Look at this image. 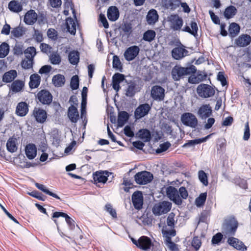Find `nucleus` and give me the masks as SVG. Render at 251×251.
I'll use <instances>...</instances> for the list:
<instances>
[{
  "instance_id": "10",
  "label": "nucleus",
  "mask_w": 251,
  "mask_h": 251,
  "mask_svg": "<svg viewBox=\"0 0 251 251\" xmlns=\"http://www.w3.org/2000/svg\"><path fill=\"white\" fill-rule=\"evenodd\" d=\"M139 51L140 49L137 46H132L128 48L124 54L125 59L128 61L133 60L138 55Z\"/></svg>"
},
{
  "instance_id": "21",
  "label": "nucleus",
  "mask_w": 251,
  "mask_h": 251,
  "mask_svg": "<svg viewBox=\"0 0 251 251\" xmlns=\"http://www.w3.org/2000/svg\"><path fill=\"white\" fill-rule=\"evenodd\" d=\"M60 217L65 218L66 222L68 225L70 229L72 230L74 229L75 227V221L67 214L61 212H55L53 213L52 215L53 218H58Z\"/></svg>"
},
{
  "instance_id": "3",
  "label": "nucleus",
  "mask_w": 251,
  "mask_h": 251,
  "mask_svg": "<svg viewBox=\"0 0 251 251\" xmlns=\"http://www.w3.org/2000/svg\"><path fill=\"white\" fill-rule=\"evenodd\" d=\"M172 203L168 201H163L156 203L152 208V212L155 216L166 214L172 208Z\"/></svg>"
},
{
  "instance_id": "56",
  "label": "nucleus",
  "mask_w": 251,
  "mask_h": 251,
  "mask_svg": "<svg viewBox=\"0 0 251 251\" xmlns=\"http://www.w3.org/2000/svg\"><path fill=\"white\" fill-rule=\"evenodd\" d=\"M113 67L121 71L122 66L119 58L117 55H114L113 57Z\"/></svg>"
},
{
  "instance_id": "8",
  "label": "nucleus",
  "mask_w": 251,
  "mask_h": 251,
  "mask_svg": "<svg viewBox=\"0 0 251 251\" xmlns=\"http://www.w3.org/2000/svg\"><path fill=\"white\" fill-rule=\"evenodd\" d=\"M166 194L170 200L177 205L181 204L182 201L180 198L177 190L173 186H170L166 188Z\"/></svg>"
},
{
  "instance_id": "43",
  "label": "nucleus",
  "mask_w": 251,
  "mask_h": 251,
  "mask_svg": "<svg viewBox=\"0 0 251 251\" xmlns=\"http://www.w3.org/2000/svg\"><path fill=\"white\" fill-rule=\"evenodd\" d=\"M35 186H36V187L38 189L41 190L42 191H43V192L46 193V194H48L50 196H52L53 198H55L58 200H60V198L58 196H57L56 194L50 192L48 189H47L46 188V187L45 185L41 184L36 183L35 184Z\"/></svg>"
},
{
  "instance_id": "44",
  "label": "nucleus",
  "mask_w": 251,
  "mask_h": 251,
  "mask_svg": "<svg viewBox=\"0 0 251 251\" xmlns=\"http://www.w3.org/2000/svg\"><path fill=\"white\" fill-rule=\"evenodd\" d=\"M139 137L144 142H148L151 139V134L150 131L147 129H141L138 133Z\"/></svg>"
},
{
  "instance_id": "25",
  "label": "nucleus",
  "mask_w": 251,
  "mask_h": 251,
  "mask_svg": "<svg viewBox=\"0 0 251 251\" xmlns=\"http://www.w3.org/2000/svg\"><path fill=\"white\" fill-rule=\"evenodd\" d=\"M25 154L29 159H34L37 154V149L34 144H29L25 149Z\"/></svg>"
},
{
  "instance_id": "62",
  "label": "nucleus",
  "mask_w": 251,
  "mask_h": 251,
  "mask_svg": "<svg viewBox=\"0 0 251 251\" xmlns=\"http://www.w3.org/2000/svg\"><path fill=\"white\" fill-rule=\"evenodd\" d=\"M201 241L198 237H195L193 238L192 241V246L196 250L199 249L201 246Z\"/></svg>"
},
{
  "instance_id": "4",
  "label": "nucleus",
  "mask_w": 251,
  "mask_h": 251,
  "mask_svg": "<svg viewBox=\"0 0 251 251\" xmlns=\"http://www.w3.org/2000/svg\"><path fill=\"white\" fill-rule=\"evenodd\" d=\"M181 121L185 126L196 128L198 124V121L195 115L191 113L186 112L181 117Z\"/></svg>"
},
{
  "instance_id": "38",
  "label": "nucleus",
  "mask_w": 251,
  "mask_h": 251,
  "mask_svg": "<svg viewBox=\"0 0 251 251\" xmlns=\"http://www.w3.org/2000/svg\"><path fill=\"white\" fill-rule=\"evenodd\" d=\"M180 3V0H166L165 5L167 9L174 10L178 7Z\"/></svg>"
},
{
  "instance_id": "36",
  "label": "nucleus",
  "mask_w": 251,
  "mask_h": 251,
  "mask_svg": "<svg viewBox=\"0 0 251 251\" xmlns=\"http://www.w3.org/2000/svg\"><path fill=\"white\" fill-rule=\"evenodd\" d=\"M52 81L55 87H61L65 83V77L60 74L56 75L53 76Z\"/></svg>"
},
{
  "instance_id": "37",
  "label": "nucleus",
  "mask_w": 251,
  "mask_h": 251,
  "mask_svg": "<svg viewBox=\"0 0 251 251\" xmlns=\"http://www.w3.org/2000/svg\"><path fill=\"white\" fill-rule=\"evenodd\" d=\"M128 119V114L126 111H121L119 113L118 118V126L122 127Z\"/></svg>"
},
{
  "instance_id": "23",
  "label": "nucleus",
  "mask_w": 251,
  "mask_h": 251,
  "mask_svg": "<svg viewBox=\"0 0 251 251\" xmlns=\"http://www.w3.org/2000/svg\"><path fill=\"white\" fill-rule=\"evenodd\" d=\"M151 246V239L146 236H142L138 240V247L145 251L150 249Z\"/></svg>"
},
{
  "instance_id": "6",
  "label": "nucleus",
  "mask_w": 251,
  "mask_h": 251,
  "mask_svg": "<svg viewBox=\"0 0 251 251\" xmlns=\"http://www.w3.org/2000/svg\"><path fill=\"white\" fill-rule=\"evenodd\" d=\"M199 96L203 98H207L214 95L215 91L210 86L205 84H201L197 89Z\"/></svg>"
},
{
  "instance_id": "63",
  "label": "nucleus",
  "mask_w": 251,
  "mask_h": 251,
  "mask_svg": "<svg viewBox=\"0 0 251 251\" xmlns=\"http://www.w3.org/2000/svg\"><path fill=\"white\" fill-rule=\"evenodd\" d=\"M33 38L37 42H41L43 39V34L41 31L37 29H34Z\"/></svg>"
},
{
  "instance_id": "30",
  "label": "nucleus",
  "mask_w": 251,
  "mask_h": 251,
  "mask_svg": "<svg viewBox=\"0 0 251 251\" xmlns=\"http://www.w3.org/2000/svg\"><path fill=\"white\" fill-rule=\"evenodd\" d=\"M67 30L71 34L75 35L76 32V24L75 20L72 18H68L66 21Z\"/></svg>"
},
{
  "instance_id": "22",
  "label": "nucleus",
  "mask_w": 251,
  "mask_h": 251,
  "mask_svg": "<svg viewBox=\"0 0 251 251\" xmlns=\"http://www.w3.org/2000/svg\"><path fill=\"white\" fill-rule=\"evenodd\" d=\"M28 112V105L25 102H19L16 107V114L20 117L25 116Z\"/></svg>"
},
{
  "instance_id": "34",
  "label": "nucleus",
  "mask_w": 251,
  "mask_h": 251,
  "mask_svg": "<svg viewBox=\"0 0 251 251\" xmlns=\"http://www.w3.org/2000/svg\"><path fill=\"white\" fill-rule=\"evenodd\" d=\"M24 86V82L20 80H16L14 81L11 85L10 87V90H11L13 92L18 93L20 92Z\"/></svg>"
},
{
  "instance_id": "5",
  "label": "nucleus",
  "mask_w": 251,
  "mask_h": 251,
  "mask_svg": "<svg viewBox=\"0 0 251 251\" xmlns=\"http://www.w3.org/2000/svg\"><path fill=\"white\" fill-rule=\"evenodd\" d=\"M134 178L138 184H146L150 182L153 179V175L149 172L142 171L137 173Z\"/></svg>"
},
{
  "instance_id": "24",
  "label": "nucleus",
  "mask_w": 251,
  "mask_h": 251,
  "mask_svg": "<svg viewBox=\"0 0 251 251\" xmlns=\"http://www.w3.org/2000/svg\"><path fill=\"white\" fill-rule=\"evenodd\" d=\"M125 79L124 75L119 73H116L112 77V87L113 88L118 92L120 88V83Z\"/></svg>"
},
{
  "instance_id": "28",
  "label": "nucleus",
  "mask_w": 251,
  "mask_h": 251,
  "mask_svg": "<svg viewBox=\"0 0 251 251\" xmlns=\"http://www.w3.org/2000/svg\"><path fill=\"white\" fill-rule=\"evenodd\" d=\"M119 17V11L116 6H111L107 10V17L111 21H116Z\"/></svg>"
},
{
  "instance_id": "51",
  "label": "nucleus",
  "mask_w": 251,
  "mask_h": 251,
  "mask_svg": "<svg viewBox=\"0 0 251 251\" xmlns=\"http://www.w3.org/2000/svg\"><path fill=\"white\" fill-rule=\"evenodd\" d=\"M199 178L200 181L204 185L207 186L208 184L207 176L206 174L202 170L199 171Z\"/></svg>"
},
{
  "instance_id": "59",
  "label": "nucleus",
  "mask_w": 251,
  "mask_h": 251,
  "mask_svg": "<svg viewBox=\"0 0 251 251\" xmlns=\"http://www.w3.org/2000/svg\"><path fill=\"white\" fill-rule=\"evenodd\" d=\"M170 146L171 144L169 142L163 143L159 145V147L156 150V151L157 153L164 152L167 151Z\"/></svg>"
},
{
  "instance_id": "49",
  "label": "nucleus",
  "mask_w": 251,
  "mask_h": 251,
  "mask_svg": "<svg viewBox=\"0 0 251 251\" xmlns=\"http://www.w3.org/2000/svg\"><path fill=\"white\" fill-rule=\"evenodd\" d=\"M155 35L154 31L149 30L144 33L143 39L147 41L151 42L154 39Z\"/></svg>"
},
{
  "instance_id": "40",
  "label": "nucleus",
  "mask_w": 251,
  "mask_h": 251,
  "mask_svg": "<svg viewBox=\"0 0 251 251\" xmlns=\"http://www.w3.org/2000/svg\"><path fill=\"white\" fill-rule=\"evenodd\" d=\"M240 30V27L238 24L235 23L231 24L229 25L228 29L229 34L230 36L231 37H235L239 33Z\"/></svg>"
},
{
  "instance_id": "7",
  "label": "nucleus",
  "mask_w": 251,
  "mask_h": 251,
  "mask_svg": "<svg viewBox=\"0 0 251 251\" xmlns=\"http://www.w3.org/2000/svg\"><path fill=\"white\" fill-rule=\"evenodd\" d=\"M170 27L174 31L180 30L182 26L183 22L182 19L178 15H171L168 17Z\"/></svg>"
},
{
  "instance_id": "58",
  "label": "nucleus",
  "mask_w": 251,
  "mask_h": 251,
  "mask_svg": "<svg viewBox=\"0 0 251 251\" xmlns=\"http://www.w3.org/2000/svg\"><path fill=\"white\" fill-rule=\"evenodd\" d=\"M162 234L163 236L165 237V241L167 240L168 238L171 239L172 237H174L176 235V231L175 229L169 230H162Z\"/></svg>"
},
{
  "instance_id": "39",
  "label": "nucleus",
  "mask_w": 251,
  "mask_h": 251,
  "mask_svg": "<svg viewBox=\"0 0 251 251\" xmlns=\"http://www.w3.org/2000/svg\"><path fill=\"white\" fill-rule=\"evenodd\" d=\"M8 8L10 11L17 13L21 11L23 9L21 3L16 0L11 1L9 3Z\"/></svg>"
},
{
  "instance_id": "20",
  "label": "nucleus",
  "mask_w": 251,
  "mask_h": 251,
  "mask_svg": "<svg viewBox=\"0 0 251 251\" xmlns=\"http://www.w3.org/2000/svg\"><path fill=\"white\" fill-rule=\"evenodd\" d=\"M227 242L230 246H232L237 250H241L242 251H244L247 250V247L244 244V243L236 238H229L228 239Z\"/></svg>"
},
{
  "instance_id": "60",
  "label": "nucleus",
  "mask_w": 251,
  "mask_h": 251,
  "mask_svg": "<svg viewBox=\"0 0 251 251\" xmlns=\"http://www.w3.org/2000/svg\"><path fill=\"white\" fill-rule=\"evenodd\" d=\"M135 93V85L134 84H131L128 85L126 92V95L128 97H132Z\"/></svg>"
},
{
  "instance_id": "52",
  "label": "nucleus",
  "mask_w": 251,
  "mask_h": 251,
  "mask_svg": "<svg viewBox=\"0 0 251 251\" xmlns=\"http://www.w3.org/2000/svg\"><path fill=\"white\" fill-rule=\"evenodd\" d=\"M165 244L171 251H178L179 249L177 245L172 241V239L168 238L167 240L165 241Z\"/></svg>"
},
{
  "instance_id": "61",
  "label": "nucleus",
  "mask_w": 251,
  "mask_h": 251,
  "mask_svg": "<svg viewBox=\"0 0 251 251\" xmlns=\"http://www.w3.org/2000/svg\"><path fill=\"white\" fill-rule=\"evenodd\" d=\"M178 192L181 199H186L187 198L188 193L185 187L183 186L180 187Z\"/></svg>"
},
{
  "instance_id": "29",
  "label": "nucleus",
  "mask_w": 251,
  "mask_h": 251,
  "mask_svg": "<svg viewBox=\"0 0 251 251\" xmlns=\"http://www.w3.org/2000/svg\"><path fill=\"white\" fill-rule=\"evenodd\" d=\"M146 19L148 24H155L158 19V15L156 10L153 9L150 10L147 14Z\"/></svg>"
},
{
  "instance_id": "53",
  "label": "nucleus",
  "mask_w": 251,
  "mask_h": 251,
  "mask_svg": "<svg viewBox=\"0 0 251 251\" xmlns=\"http://www.w3.org/2000/svg\"><path fill=\"white\" fill-rule=\"evenodd\" d=\"M71 88L73 90H76L79 87V78L76 75H74L71 80Z\"/></svg>"
},
{
  "instance_id": "16",
  "label": "nucleus",
  "mask_w": 251,
  "mask_h": 251,
  "mask_svg": "<svg viewBox=\"0 0 251 251\" xmlns=\"http://www.w3.org/2000/svg\"><path fill=\"white\" fill-rule=\"evenodd\" d=\"M37 98L40 102L44 104H48L52 101V97L50 93L45 90L40 91L37 94Z\"/></svg>"
},
{
  "instance_id": "15",
  "label": "nucleus",
  "mask_w": 251,
  "mask_h": 251,
  "mask_svg": "<svg viewBox=\"0 0 251 251\" xmlns=\"http://www.w3.org/2000/svg\"><path fill=\"white\" fill-rule=\"evenodd\" d=\"M132 201L136 209L142 208L143 204V194L140 191L135 192L132 196Z\"/></svg>"
},
{
  "instance_id": "47",
  "label": "nucleus",
  "mask_w": 251,
  "mask_h": 251,
  "mask_svg": "<svg viewBox=\"0 0 251 251\" xmlns=\"http://www.w3.org/2000/svg\"><path fill=\"white\" fill-rule=\"evenodd\" d=\"M50 60L51 64L58 65L61 62V58L58 53L54 52L50 55Z\"/></svg>"
},
{
  "instance_id": "35",
  "label": "nucleus",
  "mask_w": 251,
  "mask_h": 251,
  "mask_svg": "<svg viewBox=\"0 0 251 251\" xmlns=\"http://www.w3.org/2000/svg\"><path fill=\"white\" fill-rule=\"evenodd\" d=\"M190 25L191 28L189 26H186L182 29V30L183 31L188 32L194 36H197L198 30V27L197 23L195 22H192Z\"/></svg>"
},
{
  "instance_id": "54",
  "label": "nucleus",
  "mask_w": 251,
  "mask_h": 251,
  "mask_svg": "<svg viewBox=\"0 0 251 251\" xmlns=\"http://www.w3.org/2000/svg\"><path fill=\"white\" fill-rule=\"evenodd\" d=\"M175 218V214L173 212H171L168 215L167 219V224L169 226L171 227H174L176 223Z\"/></svg>"
},
{
  "instance_id": "33",
  "label": "nucleus",
  "mask_w": 251,
  "mask_h": 251,
  "mask_svg": "<svg viewBox=\"0 0 251 251\" xmlns=\"http://www.w3.org/2000/svg\"><path fill=\"white\" fill-rule=\"evenodd\" d=\"M17 139L15 137L10 138L6 143L7 150L10 152H14L17 150Z\"/></svg>"
},
{
  "instance_id": "48",
  "label": "nucleus",
  "mask_w": 251,
  "mask_h": 251,
  "mask_svg": "<svg viewBox=\"0 0 251 251\" xmlns=\"http://www.w3.org/2000/svg\"><path fill=\"white\" fill-rule=\"evenodd\" d=\"M207 197L206 193H201L199 197H198L195 201L196 205L198 207H201L202 206L206 201Z\"/></svg>"
},
{
  "instance_id": "27",
  "label": "nucleus",
  "mask_w": 251,
  "mask_h": 251,
  "mask_svg": "<svg viewBox=\"0 0 251 251\" xmlns=\"http://www.w3.org/2000/svg\"><path fill=\"white\" fill-rule=\"evenodd\" d=\"M17 76V72L15 70H11L5 72L2 76V81L5 83H9L14 80Z\"/></svg>"
},
{
  "instance_id": "41",
  "label": "nucleus",
  "mask_w": 251,
  "mask_h": 251,
  "mask_svg": "<svg viewBox=\"0 0 251 251\" xmlns=\"http://www.w3.org/2000/svg\"><path fill=\"white\" fill-rule=\"evenodd\" d=\"M79 60V53L77 51L73 50L69 54V60L71 64L73 65L77 64Z\"/></svg>"
},
{
  "instance_id": "32",
  "label": "nucleus",
  "mask_w": 251,
  "mask_h": 251,
  "mask_svg": "<svg viewBox=\"0 0 251 251\" xmlns=\"http://www.w3.org/2000/svg\"><path fill=\"white\" fill-rule=\"evenodd\" d=\"M40 76L37 74H34L30 76L29 87L33 89L37 88L40 83Z\"/></svg>"
},
{
  "instance_id": "19",
  "label": "nucleus",
  "mask_w": 251,
  "mask_h": 251,
  "mask_svg": "<svg viewBox=\"0 0 251 251\" xmlns=\"http://www.w3.org/2000/svg\"><path fill=\"white\" fill-rule=\"evenodd\" d=\"M37 14L33 10L28 11L25 15L24 22L28 25H33L37 21Z\"/></svg>"
},
{
  "instance_id": "64",
  "label": "nucleus",
  "mask_w": 251,
  "mask_h": 251,
  "mask_svg": "<svg viewBox=\"0 0 251 251\" xmlns=\"http://www.w3.org/2000/svg\"><path fill=\"white\" fill-rule=\"evenodd\" d=\"M223 238V235L221 233H217L214 236H213L212 239V243L213 244H218L222 240Z\"/></svg>"
},
{
  "instance_id": "46",
  "label": "nucleus",
  "mask_w": 251,
  "mask_h": 251,
  "mask_svg": "<svg viewBox=\"0 0 251 251\" xmlns=\"http://www.w3.org/2000/svg\"><path fill=\"white\" fill-rule=\"evenodd\" d=\"M25 57L33 59L36 54V49L34 47H28L24 51Z\"/></svg>"
},
{
  "instance_id": "50",
  "label": "nucleus",
  "mask_w": 251,
  "mask_h": 251,
  "mask_svg": "<svg viewBox=\"0 0 251 251\" xmlns=\"http://www.w3.org/2000/svg\"><path fill=\"white\" fill-rule=\"evenodd\" d=\"M25 30L22 27L18 26L12 29L11 31L12 35L15 37L18 38L23 35Z\"/></svg>"
},
{
  "instance_id": "42",
  "label": "nucleus",
  "mask_w": 251,
  "mask_h": 251,
  "mask_svg": "<svg viewBox=\"0 0 251 251\" xmlns=\"http://www.w3.org/2000/svg\"><path fill=\"white\" fill-rule=\"evenodd\" d=\"M237 13V9L234 6L231 5L227 7L224 12V16L226 19L232 18Z\"/></svg>"
},
{
  "instance_id": "45",
  "label": "nucleus",
  "mask_w": 251,
  "mask_h": 251,
  "mask_svg": "<svg viewBox=\"0 0 251 251\" xmlns=\"http://www.w3.org/2000/svg\"><path fill=\"white\" fill-rule=\"evenodd\" d=\"M9 52V46L6 43L3 42L0 45V58L5 57Z\"/></svg>"
},
{
  "instance_id": "57",
  "label": "nucleus",
  "mask_w": 251,
  "mask_h": 251,
  "mask_svg": "<svg viewBox=\"0 0 251 251\" xmlns=\"http://www.w3.org/2000/svg\"><path fill=\"white\" fill-rule=\"evenodd\" d=\"M204 78L201 75H199L197 76H191L189 77L188 81L191 83L196 84L202 81Z\"/></svg>"
},
{
  "instance_id": "13",
  "label": "nucleus",
  "mask_w": 251,
  "mask_h": 251,
  "mask_svg": "<svg viewBox=\"0 0 251 251\" xmlns=\"http://www.w3.org/2000/svg\"><path fill=\"white\" fill-rule=\"evenodd\" d=\"M188 51L184 49V47H176L172 50V57L176 60H180L188 54Z\"/></svg>"
},
{
  "instance_id": "31",
  "label": "nucleus",
  "mask_w": 251,
  "mask_h": 251,
  "mask_svg": "<svg viewBox=\"0 0 251 251\" xmlns=\"http://www.w3.org/2000/svg\"><path fill=\"white\" fill-rule=\"evenodd\" d=\"M213 134V133L210 134L204 138L189 140L187 143L183 145V147L185 148L191 146H194L196 145L204 142L206 141Z\"/></svg>"
},
{
  "instance_id": "2",
  "label": "nucleus",
  "mask_w": 251,
  "mask_h": 251,
  "mask_svg": "<svg viewBox=\"0 0 251 251\" xmlns=\"http://www.w3.org/2000/svg\"><path fill=\"white\" fill-rule=\"evenodd\" d=\"M238 226V222L234 218H228L225 220L223 224V232L226 235H234Z\"/></svg>"
},
{
  "instance_id": "1",
  "label": "nucleus",
  "mask_w": 251,
  "mask_h": 251,
  "mask_svg": "<svg viewBox=\"0 0 251 251\" xmlns=\"http://www.w3.org/2000/svg\"><path fill=\"white\" fill-rule=\"evenodd\" d=\"M197 69L194 65L189 67H182L176 66L172 71L173 78L176 81L179 80L180 78L184 75H190L196 73Z\"/></svg>"
},
{
  "instance_id": "12",
  "label": "nucleus",
  "mask_w": 251,
  "mask_h": 251,
  "mask_svg": "<svg viewBox=\"0 0 251 251\" xmlns=\"http://www.w3.org/2000/svg\"><path fill=\"white\" fill-rule=\"evenodd\" d=\"M111 173L107 171L96 172L93 175V179L95 183L98 185L99 183L104 184L107 180V177Z\"/></svg>"
},
{
  "instance_id": "26",
  "label": "nucleus",
  "mask_w": 251,
  "mask_h": 251,
  "mask_svg": "<svg viewBox=\"0 0 251 251\" xmlns=\"http://www.w3.org/2000/svg\"><path fill=\"white\" fill-rule=\"evenodd\" d=\"M68 115L71 121L74 123H76L79 119V113L77 109L73 105L69 108Z\"/></svg>"
},
{
  "instance_id": "14",
  "label": "nucleus",
  "mask_w": 251,
  "mask_h": 251,
  "mask_svg": "<svg viewBox=\"0 0 251 251\" xmlns=\"http://www.w3.org/2000/svg\"><path fill=\"white\" fill-rule=\"evenodd\" d=\"M33 116L39 123H44L47 118L46 111L41 108L35 107L33 111Z\"/></svg>"
},
{
  "instance_id": "17",
  "label": "nucleus",
  "mask_w": 251,
  "mask_h": 251,
  "mask_svg": "<svg viewBox=\"0 0 251 251\" xmlns=\"http://www.w3.org/2000/svg\"><path fill=\"white\" fill-rule=\"evenodd\" d=\"M198 115L202 120L206 119L212 115V108L209 104L201 105L198 111Z\"/></svg>"
},
{
  "instance_id": "11",
  "label": "nucleus",
  "mask_w": 251,
  "mask_h": 251,
  "mask_svg": "<svg viewBox=\"0 0 251 251\" xmlns=\"http://www.w3.org/2000/svg\"><path fill=\"white\" fill-rule=\"evenodd\" d=\"M151 109V107L148 103L139 105L134 112L135 118L136 119H140L145 116L148 114Z\"/></svg>"
},
{
  "instance_id": "18",
  "label": "nucleus",
  "mask_w": 251,
  "mask_h": 251,
  "mask_svg": "<svg viewBox=\"0 0 251 251\" xmlns=\"http://www.w3.org/2000/svg\"><path fill=\"white\" fill-rule=\"evenodd\" d=\"M251 42V37L248 34H242L237 38L235 42L236 45L239 47H244L249 45Z\"/></svg>"
},
{
  "instance_id": "9",
  "label": "nucleus",
  "mask_w": 251,
  "mask_h": 251,
  "mask_svg": "<svg viewBox=\"0 0 251 251\" xmlns=\"http://www.w3.org/2000/svg\"><path fill=\"white\" fill-rule=\"evenodd\" d=\"M151 96L155 100L162 101L164 99L165 89L158 85L154 86L151 88Z\"/></svg>"
},
{
  "instance_id": "55",
  "label": "nucleus",
  "mask_w": 251,
  "mask_h": 251,
  "mask_svg": "<svg viewBox=\"0 0 251 251\" xmlns=\"http://www.w3.org/2000/svg\"><path fill=\"white\" fill-rule=\"evenodd\" d=\"M33 59L26 58L23 60L22 62V66L25 69H28L32 67Z\"/></svg>"
}]
</instances>
